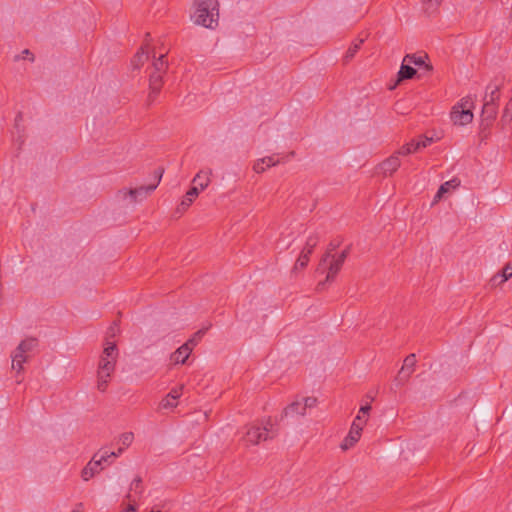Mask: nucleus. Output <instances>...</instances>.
<instances>
[{"label":"nucleus","instance_id":"1","mask_svg":"<svg viewBox=\"0 0 512 512\" xmlns=\"http://www.w3.org/2000/svg\"><path fill=\"white\" fill-rule=\"evenodd\" d=\"M118 350L115 342L107 340L97 367V389L105 392L115 371Z\"/></svg>","mask_w":512,"mask_h":512},{"label":"nucleus","instance_id":"2","mask_svg":"<svg viewBox=\"0 0 512 512\" xmlns=\"http://www.w3.org/2000/svg\"><path fill=\"white\" fill-rule=\"evenodd\" d=\"M191 18L196 25L214 29L219 20V3L217 0H197Z\"/></svg>","mask_w":512,"mask_h":512},{"label":"nucleus","instance_id":"3","mask_svg":"<svg viewBox=\"0 0 512 512\" xmlns=\"http://www.w3.org/2000/svg\"><path fill=\"white\" fill-rule=\"evenodd\" d=\"M163 175V170L158 169L154 173L155 182L150 185H143L137 188H123L118 191L117 197L123 201L128 200L130 204H135L145 200L159 185Z\"/></svg>","mask_w":512,"mask_h":512},{"label":"nucleus","instance_id":"4","mask_svg":"<svg viewBox=\"0 0 512 512\" xmlns=\"http://www.w3.org/2000/svg\"><path fill=\"white\" fill-rule=\"evenodd\" d=\"M348 249H345L343 250L339 255L337 256H332L330 254V251H328L321 259L320 261V264L317 268V271H322V267L323 265L327 262V261H330L329 263V267H328V270H327V275H326V279L325 281L326 282H332L334 281L336 275L338 274V272L341 270L347 256H348Z\"/></svg>","mask_w":512,"mask_h":512},{"label":"nucleus","instance_id":"5","mask_svg":"<svg viewBox=\"0 0 512 512\" xmlns=\"http://www.w3.org/2000/svg\"><path fill=\"white\" fill-rule=\"evenodd\" d=\"M111 457H117V454L114 453V451L109 452L107 450H100L95 453L90 462L82 470V479L88 481L95 474L99 473L103 469L102 464L107 462Z\"/></svg>","mask_w":512,"mask_h":512},{"label":"nucleus","instance_id":"6","mask_svg":"<svg viewBox=\"0 0 512 512\" xmlns=\"http://www.w3.org/2000/svg\"><path fill=\"white\" fill-rule=\"evenodd\" d=\"M271 428L272 424L270 423H267V425L263 427L258 425H250L247 427L246 433L242 440L247 446L257 445L261 441H266L267 439L274 437V432Z\"/></svg>","mask_w":512,"mask_h":512},{"label":"nucleus","instance_id":"7","mask_svg":"<svg viewBox=\"0 0 512 512\" xmlns=\"http://www.w3.org/2000/svg\"><path fill=\"white\" fill-rule=\"evenodd\" d=\"M468 100L460 104L455 105L452 108L450 117L455 125L463 126L469 124L473 120V113L470 108L467 107Z\"/></svg>","mask_w":512,"mask_h":512},{"label":"nucleus","instance_id":"8","mask_svg":"<svg viewBox=\"0 0 512 512\" xmlns=\"http://www.w3.org/2000/svg\"><path fill=\"white\" fill-rule=\"evenodd\" d=\"M144 492L142 485V479L136 477L130 484V492L126 495V499L129 501L128 507L123 512H136V496H141Z\"/></svg>","mask_w":512,"mask_h":512},{"label":"nucleus","instance_id":"9","mask_svg":"<svg viewBox=\"0 0 512 512\" xmlns=\"http://www.w3.org/2000/svg\"><path fill=\"white\" fill-rule=\"evenodd\" d=\"M416 362L417 361L415 354H409L404 359L403 365L398 373L397 379L402 382L407 381L415 370Z\"/></svg>","mask_w":512,"mask_h":512},{"label":"nucleus","instance_id":"10","mask_svg":"<svg viewBox=\"0 0 512 512\" xmlns=\"http://www.w3.org/2000/svg\"><path fill=\"white\" fill-rule=\"evenodd\" d=\"M497 114V107L495 104V98L491 97L486 99L482 109L483 121L489 126L495 119Z\"/></svg>","mask_w":512,"mask_h":512},{"label":"nucleus","instance_id":"11","mask_svg":"<svg viewBox=\"0 0 512 512\" xmlns=\"http://www.w3.org/2000/svg\"><path fill=\"white\" fill-rule=\"evenodd\" d=\"M399 156L400 155H398L396 152L380 164L379 168L384 175H392L395 171H397L401 165Z\"/></svg>","mask_w":512,"mask_h":512},{"label":"nucleus","instance_id":"12","mask_svg":"<svg viewBox=\"0 0 512 512\" xmlns=\"http://www.w3.org/2000/svg\"><path fill=\"white\" fill-rule=\"evenodd\" d=\"M191 352L192 346H189V343H184L175 352L171 354L170 359L174 364H184L186 360L189 358Z\"/></svg>","mask_w":512,"mask_h":512},{"label":"nucleus","instance_id":"13","mask_svg":"<svg viewBox=\"0 0 512 512\" xmlns=\"http://www.w3.org/2000/svg\"><path fill=\"white\" fill-rule=\"evenodd\" d=\"M162 73H151L149 77V99L153 101L155 97L158 95V93L161 90L162 87V79H163Z\"/></svg>","mask_w":512,"mask_h":512},{"label":"nucleus","instance_id":"14","mask_svg":"<svg viewBox=\"0 0 512 512\" xmlns=\"http://www.w3.org/2000/svg\"><path fill=\"white\" fill-rule=\"evenodd\" d=\"M199 192L200 191L197 186L191 187L187 191L186 195L183 197L179 206L177 207V212H179V213L185 212L190 207V205L193 203V201L197 198V196L199 195Z\"/></svg>","mask_w":512,"mask_h":512},{"label":"nucleus","instance_id":"15","mask_svg":"<svg viewBox=\"0 0 512 512\" xmlns=\"http://www.w3.org/2000/svg\"><path fill=\"white\" fill-rule=\"evenodd\" d=\"M280 163L279 159H276L274 156H267L261 159H258L253 164V170L256 173H263L267 168L276 166Z\"/></svg>","mask_w":512,"mask_h":512},{"label":"nucleus","instance_id":"16","mask_svg":"<svg viewBox=\"0 0 512 512\" xmlns=\"http://www.w3.org/2000/svg\"><path fill=\"white\" fill-rule=\"evenodd\" d=\"M361 437V431H359V428L357 426L351 427L348 435L345 437L341 444V448L343 450H348L349 448L353 447L358 440Z\"/></svg>","mask_w":512,"mask_h":512},{"label":"nucleus","instance_id":"17","mask_svg":"<svg viewBox=\"0 0 512 512\" xmlns=\"http://www.w3.org/2000/svg\"><path fill=\"white\" fill-rule=\"evenodd\" d=\"M459 185H460V180L458 178H453L449 181H446L439 187V189L435 195L434 201H438L439 199H441L443 197L444 194L450 192L452 189L457 188Z\"/></svg>","mask_w":512,"mask_h":512},{"label":"nucleus","instance_id":"18","mask_svg":"<svg viewBox=\"0 0 512 512\" xmlns=\"http://www.w3.org/2000/svg\"><path fill=\"white\" fill-rule=\"evenodd\" d=\"M511 277H512V266L510 264H507L502 269L501 274H496L491 278V285L497 286V285L507 281Z\"/></svg>","mask_w":512,"mask_h":512},{"label":"nucleus","instance_id":"19","mask_svg":"<svg viewBox=\"0 0 512 512\" xmlns=\"http://www.w3.org/2000/svg\"><path fill=\"white\" fill-rule=\"evenodd\" d=\"M210 171H200L193 178V183L199 188V191L204 190L210 183Z\"/></svg>","mask_w":512,"mask_h":512},{"label":"nucleus","instance_id":"20","mask_svg":"<svg viewBox=\"0 0 512 512\" xmlns=\"http://www.w3.org/2000/svg\"><path fill=\"white\" fill-rule=\"evenodd\" d=\"M134 440V434L132 432H125L119 436L118 444L120 447L115 452L117 457L121 455L126 448H128Z\"/></svg>","mask_w":512,"mask_h":512},{"label":"nucleus","instance_id":"21","mask_svg":"<svg viewBox=\"0 0 512 512\" xmlns=\"http://www.w3.org/2000/svg\"><path fill=\"white\" fill-rule=\"evenodd\" d=\"M416 74V70L407 62L402 61L400 70L398 71V82L412 79Z\"/></svg>","mask_w":512,"mask_h":512},{"label":"nucleus","instance_id":"22","mask_svg":"<svg viewBox=\"0 0 512 512\" xmlns=\"http://www.w3.org/2000/svg\"><path fill=\"white\" fill-rule=\"evenodd\" d=\"M426 56H417L415 54H407L403 59L404 62L409 63L410 65H415L418 67L424 66L427 70H431L432 66L425 63Z\"/></svg>","mask_w":512,"mask_h":512},{"label":"nucleus","instance_id":"23","mask_svg":"<svg viewBox=\"0 0 512 512\" xmlns=\"http://www.w3.org/2000/svg\"><path fill=\"white\" fill-rule=\"evenodd\" d=\"M512 122V98L507 102L500 120L502 129L506 128Z\"/></svg>","mask_w":512,"mask_h":512},{"label":"nucleus","instance_id":"24","mask_svg":"<svg viewBox=\"0 0 512 512\" xmlns=\"http://www.w3.org/2000/svg\"><path fill=\"white\" fill-rule=\"evenodd\" d=\"M37 346V340L35 338H27L19 343L16 347L19 353L28 354Z\"/></svg>","mask_w":512,"mask_h":512},{"label":"nucleus","instance_id":"25","mask_svg":"<svg viewBox=\"0 0 512 512\" xmlns=\"http://www.w3.org/2000/svg\"><path fill=\"white\" fill-rule=\"evenodd\" d=\"M285 415L288 416V415H293V414H297V415H305V406H302V402L301 401H295L293 402L292 404H290L286 409H285Z\"/></svg>","mask_w":512,"mask_h":512},{"label":"nucleus","instance_id":"26","mask_svg":"<svg viewBox=\"0 0 512 512\" xmlns=\"http://www.w3.org/2000/svg\"><path fill=\"white\" fill-rule=\"evenodd\" d=\"M310 255L306 252H301L298 259L296 260L292 272L303 270L309 263Z\"/></svg>","mask_w":512,"mask_h":512},{"label":"nucleus","instance_id":"27","mask_svg":"<svg viewBox=\"0 0 512 512\" xmlns=\"http://www.w3.org/2000/svg\"><path fill=\"white\" fill-rule=\"evenodd\" d=\"M168 67V63L165 60V55H160L154 62H153V73H162L165 74Z\"/></svg>","mask_w":512,"mask_h":512},{"label":"nucleus","instance_id":"28","mask_svg":"<svg viewBox=\"0 0 512 512\" xmlns=\"http://www.w3.org/2000/svg\"><path fill=\"white\" fill-rule=\"evenodd\" d=\"M319 242V237L316 234L310 235L305 243V246L301 252H306L307 254L311 255L313 252V249L317 246Z\"/></svg>","mask_w":512,"mask_h":512},{"label":"nucleus","instance_id":"29","mask_svg":"<svg viewBox=\"0 0 512 512\" xmlns=\"http://www.w3.org/2000/svg\"><path fill=\"white\" fill-rule=\"evenodd\" d=\"M419 150V144L416 143V141H411L410 143H407L406 145L402 146L398 151V155L405 156L409 155L411 153L417 152Z\"/></svg>","mask_w":512,"mask_h":512},{"label":"nucleus","instance_id":"30","mask_svg":"<svg viewBox=\"0 0 512 512\" xmlns=\"http://www.w3.org/2000/svg\"><path fill=\"white\" fill-rule=\"evenodd\" d=\"M148 59V52L141 48L140 51L134 56L132 65L134 68H139Z\"/></svg>","mask_w":512,"mask_h":512},{"label":"nucleus","instance_id":"31","mask_svg":"<svg viewBox=\"0 0 512 512\" xmlns=\"http://www.w3.org/2000/svg\"><path fill=\"white\" fill-rule=\"evenodd\" d=\"M178 405V402L172 401L168 394L161 400L158 406L159 411L171 410Z\"/></svg>","mask_w":512,"mask_h":512},{"label":"nucleus","instance_id":"32","mask_svg":"<svg viewBox=\"0 0 512 512\" xmlns=\"http://www.w3.org/2000/svg\"><path fill=\"white\" fill-rule=\"evenodd\" d=\"M362 43H363V39L359 40L357 43H354L353 45H351L349 47V49L347 50V52L344 56V60L346 62L350 61L355 56V54L359 50Z\"/></svg>","mask_w":512,"mask_h":512},{"label":"nucleus","instance_id":"33","mask_svg":"<svg viewBox=\"0 0 512 512\" xmlns=\"http://www.w3.org/2000/svg\"><path fill=\"white\" fill-rule=\"evenodd\" d=\"M442 0H425V10L429 13L436 11Z\"/></svg>","mask_w":512,"mask_h":512},{"label":"nucleus","instance_id":"34","mask_svg":"<svg viewBox=\"0 0 512 512\" xmlns=\"http://www.w3.org/2000/svg\"><path fill=\"white\" fill-rule=\"evenodd\" d=\"M207 328L206 329H200L198 330L193 336L192 338H190L186 343H189V346H192V348L198 343V341L203 337V335L205 334Z\"/></svg>","mask_w":512,"mask_h":512},{"label":"nucleus","instance_id":"35","mask_svg":"<svg viewBox=\"0 0 512 512\" xmlns=\"http://www.w3.org/2000/svg\"><path fill=\"white\" fill-rule=\"evenodd\" d=\"M366 423H367V417H362V415H357L356 418L354 419L351 427L357 426L359 428V431L362 432L363 427L366 425Z\"/></svg>","mask_w":512,"mask_h":512},{"label":"nucleus","instance_id":"36","mask_svg":"<svg viewBox=\"0 0 512 512\" xmlns=\"http://www.w3.org/2000/svg\"><path fill=\"white\" fill-rule=\"evenodd\" d=\"M183 385L173 388L169 393L168 396L171 398L172 401L177 402V400L181 397L182 391H183Z\"/></svg>","mask_w":512,"mask_h":512},{"label":"nucleus","instance_id":"37","mask_svg":"<svg viewBox=\"0 0 512 512\" xmlns=\"http://www.w3.org/2000/svg\"><path fill=\"white\" fill-rule=\"evenodd\" d=\"M119 332L120 328L118 323L113 322V324L108 328L106 341L109 340V338H114Z\"/></svg>","mask_w":512,"mask_h":512},{"label":"nucleus","instance_id":"38","mask_svg":"<svg viewBox=\"0 0 512 512\" xmlns=\"http://www.w3.org/2000/svg\"><path fill=\"white\" fill-rule=\"evenodd\" d=\"M302 406H305V410L307 408H312L316 406L317 399L314 397H306L302 401Z\"/></svg>","mask_w":512,"mask_h":512},{"label":"nucleus","instance_id":"39","mask_svg":"<svg viewBox=\"0 0 512 512\" xmlns=\"http://www.w3.org/2000/svg\"><path fill=\"white\" fill-rule=\"evenodd\" d=\"M11 358H14V361H19L20 359L22 362H26L28 355L25 353H19L18 349H15L11 354Z\"/></svg>","mask_w":512,"mask_h":512},{"label":"nucleus","instance_id":"40","mask_svg":"<svg viewBox=\"0 0 512 512\" xmlns=\"http://www.w3.org/2000/svg\"><path fill=\"white\" fill-rule=\"evenodd\" d=\"M417 144H419V150L421 148H425L429 146L432 143V138L424 137L416 141Z\"/></svg>","mask_w":512,"mask_h":512},{"label":"nucleus","instance_id":"41","mask_svg":"<svg viewBox=\"0 0 512 512\" xmlns=\"http://www.w3.org/2000/svg\"><path fill=\"white\" fill-rule=\"evenodd\" d=\"M24 363L25 362H22L20 359L19 361H14V358H12V369L19 373L23 370Z\"/></svg>","mask_w":512,"mask_h":512},{"label":"nucleus","instance_id":"42","mask_svg":"<svg viewBox=\"0 0 512 512\" xmlns=\"http://www.w3.org/2000/svg\"><path fill=\"white\" fill-rule=\"evenodd\" d=\"M370 410H371V405L370 404H366L364 406H361V408L359 409L358 415H362V417H367L368 418V414H369Z\"/></svg>","mask_w":512,"mask_h":512},{"label":"nucleus","instance_id":"43","mask_svg":"<svg viewBox=\"0 0 512 512\" xmlns=\"http://www.w3.org/2000/svg\"><path fill=\"white\" fill-rule=\"evenodd\" d=\"M491 97H494V98H495V101L498 99V87H497V86H495V87L492 89V91H491V93H490V97H489V99H490Z\"/></svg>","mask_w":512,"mask_h":512},{"label":"nucleus","instance_id":"44","mask_svg":"<svg viewBox=\"0 0 512 512\" xmlns=\"http://www.w3.org/2000/svg\"><path fill=\"white\" fill-rule=\"evenodd\" d=\"M82 508H83L82 503H78L71 512H82Z\"/></svg>","mask_w":512,"mask_h":512},{"label":"nucleus","instance_id":"45","mask_svg":"<svg viewBox=\"0 0 512 512\" xmlns=\"http://www.w3.org/2000/svg\"><path fill=\"white\" fill-rule=\"evenodd\" d=\"M24 53H25V56H28L29 50H25Z\"/></svg>","mask_w":512,"mask_h":512},{"label":"nucleus","instance_id":"46","mask_svg":"<svg viewBox=\"0 0 512 512\" xmlns=\"http://www.w3.org/2000/svg\"><path fill=\"white\" fill-rule=\"evenodd\" d=\"M24 53H25V56H28L29 50H25Z\"/></svg>","mask_w":512,"mask_h":512},{"label":"nucleus","instance_id":"47","mask_svg":"<svg viewBox=\"0 0 512 512\" xmlns=\"http://www.w3.org/2000/svg\"><path fill=\"white\" fill-rule=\"evenodd\" d=\"M151 512H161V511H159V510H157V511H155V510H152Z\"/></svg>","mask_w":512,"mask_h":512}]
</instances>
